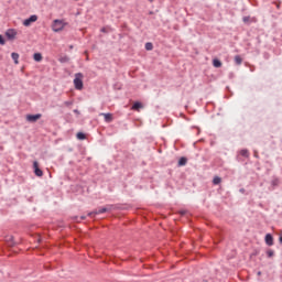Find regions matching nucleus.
I'll list each match as a JSON object with an SVG mask.
<instances>
[{"mask_svg":"<svg viewBox=\"0 0 282 282\" xmlns=\"http://www.w3.org/2000/svg\"><path fill=\"white\" fill-rule=\"evenodd\" d=\"M236 65H241V63H243V58H241L240 55H236L234 58Z\"/></svg>","mask_w":282,"mask_h":282,"instance_id":"obj_11","label":"nucleus"},{"mask_svg":"<svg viewBox=\"0 0 282 282\" xmlns=\"http://www.w3.org/2000/svg\"><path fill=\"white\" fill-rule=\"evenodd\" d=\"M264 241L267 246H274V238L270 234L265 235Z\"/></svg>","mask_w":282,"mask_h":282,"instance_id":"obj_7","label":"nucleus"},{"mask_svg":"<svg viewBox=\"0 0 282 282\" xmlns=\"http://www.w3.org/2000/svg\"><path fill=\"white\" fill-rule=\"evenodd\" d=\"M42 115L37 113V115H28L26 116V120L28 122H36V120H41Z\"/></svg>","mask_w":282,"mask_h":282,"instance_id":"obj_5","label":"nucleus"},{"mask_svg":"<svg viewBox=\"0 0 282 282\" xmlns=\"http://www.w3.org/2000/svg\"><path fill=\"white\" fill-rule=\"evenodd\" d=\"M240 155H242V158H248L250 153L248 152V150H241Z\"/></svg>","mask_w":282,"mask_h":282,"instance_id":"obj_17","label":"nucleus"},{"mask_svg":"<svg viewBox=\"0 0 282 282\" xmlns=\"http://www.w3.org/2000/svg\"><path fill=\"white\" fill-rule=\"evenodd\" d=\"M36 21H39V17L31 15L29 19L23 21V25H24V28H30L32 25V23H36Z\"/></svg>","mask_w":282,"mask_h":282,"instance_id":"obj_3","label":"nucleus"},{"mask_svg":"<svg viewBox=\"0 0 282 282\" xmlns=\"http://www.w3.org/2000/svg\"><path fill=\"white\" fill-rule=\"evenodd\" d=\"M107 210H109V208L102 207L99 210L88 213V217H91V215H102V213H107Z\"/></svg>","mask_w":282,"mask_h":282,"instance_id":"obj_8","label":"nucleus"},{"mask_svg":"<svg viewBox=\"0 0 282 282\" xmlns=\"http://www.w3.org/2000/svg\"><path fill=\"white\" fill-rule=\"evenodd\" d=\"M101 32H107V29L102 28V29H101Z\"/></svg>","mask_w":282,"mask_h":282,"instance_id":"obj_25","label":"nucleus"},{"mask_svg":"<svg viewBox=\"0 0 282 282\" xmlns=\"http://www.w3.org/2000/svg\"><path fill=\"white\" fill-rule=\"evenodd\" d=\"M213 65H214V67L219 68V67H221V61L215 58V59H213Z\"/></svg>","mask_w":282,"mask_h":282,"instance_id":"obj_14","label":"nucleus"},{"mask_svg":"<svg viewBox=\"0 0 282 282\" xmlns=\"http://www.w3.org/2000/svg\"><path fill=\"white\" fill-rule=\"evenodd\" d=\"M0 45H6V40L3 39V35H0Z\"/></svg>","mask_w":282,"mask_h":282,"instance_id":"obj_20","label":"nucleus"},{"mask_svg":"<svg viewBox=\"0 0 282 282\" xmlns=\"http://www.w3.org/2000/svg\"><path fill=\"white\" fill-rule=\"evenodd\" d=\"M80 219H86V217H85V216H82Z\"/></svg>","mask_w":282,"mask_h":282,"instance_id":"obj_27","label":"nucleus"},{"mask_svg":"<svg viewBox=\"0 0 282 282\" xmlns=\"http://www.w3.org/2000/svg\"><path fill=\"white\" fill-rule=\"evenodd\" d=\"M181 215H186V212L182 210L180 212Z\"/></svg>","mask_w":282,"mask_h":282,"instance_id":"obj_24","label":"nucleus"},{"mask_svg":"<svg viewBox=\"0 0 282 282\" xmlns=\"http://www.w3.org/2000/svg\"><path fill=\"white\" fill-rule=\"evenodd\" d=\"M11 58H13L15 65H19V53H12Z\"/></svg>","mask_w":282,"mask_h":282,"instance_id":"obj_13","label":"nucleus"},{"mask_svg":"<svg viewBox=\"0 0 282 282\" xmlns=\"http://www.w3.org/2000/svg\"><path fill=\"white\" fill-rule=\"evenodd\" d=\"M145 50H148V52H151V50H153V44L151 42H148L145 44Z\"/></svg>","mask_w":282,"mask_h":282,"instance_id":"obj_18","label":"nucleus"},{"mask_svg":"<svg viewBox=\"0 0 282 282\" xmlns=\"http://www.w3.org/2000/svg\"><path fill=\"white\" fill-rule=\"evenodd\" d=\"M132 109H134V111H139L140 109H142V104L139 101L134 102Z\"/></svg>","mask_w":282,"mask_h":282,"instance_id":"obj_12","label":"nucleus"},{"mask_svg":"<svg viewBox=\"0 0 282 282\" xmlns=\"http://www.w3.org/2000/svg\"><path fill=\"white\" fill-rule=\"evenodd\" d=\"M267 254H268V257H274V251L269 250V251L267 252Z\"/></svg>","mask_w":282,"mask_h":282,"instance_id":"obj_21","label":"nucleus"},{"mask_svg":"<svg viewBox=\"0 0 282 282\" xmlns=\"http://www.w3.org/2000/svg\"><path fill=\"white\" fill-rule=\"evenodd\" d=\"M33 169H34V174L37 177H43V170L39 167V162L37 161L33 162Z\"/></svg>","mask_w":282,"mask_h":282,"instance_id":"obj_4","label":"nucleus"},{"mask_svg":"<svg viewBox=\"0 0 282 282\" xmlns=\"http://www.w3.org/2000/svg\"><path fill=\"white\" fill-rule=\"evenodd\" d=\"M213 184H215V185L221 184V177H219V176L214 177Z\"/></svg>","mask_w":282,"mask_h":282,"instance_id":"obj_16","label":"nucleus"},{"mask_svg":"<svg viewBox=\"0 0 282 282\" xmlns=\"http://www.w3.org/2000/svg\"><path fill=\"white\" fill-rule=\"evenodd\" d=\"M33 58L36 63H41V61H43V55L41 53H35Z\"/></svg>","mask_w":282,"mask_h":282,"instance_id":"obj_10","label":"nucleus"},{"mask_svg":"<svg viewBox=\"0 0 282 282\" xmlns=\"http://www.w3.org/2000/svg\"><path fill=\"white\" fill-rule=\"evenodd\" d=\"M280 243H282V236L280 237Z\"/></svg>","mask_w":282,"mask_h":282,"instance_id":"obj_28","label":"nucleus"},{"mask_svg":"<svg viewBox=\"0 0 282 282\" xmlns=\"http://www.w3.org/2000/svg\"><path fill=\"white\" fill-rule=\"evenodd\" d=\"M83 78H85L83 73L75 74V78H74L73 83H74L75 89H77L78 91H82V89L84 87Z\"/></svg>","mask_w":282,"mask_h":282,"instance_id":"obj_2","label":"nucleus"},{"mask_svg":"<svg viewBox=\"0 0 282 282\" xmlns=\"http://www.w3.org/2000/svg\"><path fill=\"white\" fill-rule=\"evenodd\" d=\"M100 116H102L105 118L106 122H112V120H113V115H111V113L101 112Z\"/></svg>","mask_w":282,"mask_h":282,"instance_id":"obj_9","label":"nucleus"},{"mask_svg":"<svg viewBox=\"0 0 282 282\" xmlns=\"http://www.w3.org/2000/svg\"><path fill=\"white\" fill-rule=\"evenodd\" d=\"M242 21H243V23H248V21H250V17H245V18L242 19Z\"/></svg>","mask_w":282,"mask_h":282,"instance_id":"obj_22","label":"nucleus"},{"mask_svg":"<svg viewBox=\"0 0 282 282\" xmlns=\"http://www.w3.org/2000/svg\"><path fill=\"white\" fill-rule=\"evenodd\" d=\"M65 105H66L67 107H69V105H72V102L66 101Z\"/></svg>","mask_w":282,"mask_h":282,"instance_id":"obj_23","label":"nucleus"},{"mask_svg":"<svg viewBox=\"0 0 282 282\" xmlns=\"http://www.w3.org/2000/svg\"><path fill=\"white\" fill-rule=\"evenodd\" d=\"M6 36H7V39H17V30H14V29H9V30L6 32Z\"/></svg>","mask_w":282,"mask_h":282,"instance_id":"obj_6","label":"nucleus"},{"mask_svg":"<svg viewBox=\"0 0 282 282\" xmlns=\"http://www.w3.org/2000/svg\"><path fill=\"white\" fill-rule=\"evenodd\" d=\"M85 133H83V132H78L77 133V140H85Z\"/></svg>","mask_w":282,"mask_h":282,"instance_id":"obj_19","label":"nucleus"},{"mask_svg":"<svg viewBox=\"0 0 282 282\" xmlns=\"http://www.w3.org/2000/svg\"><path fill=\"white\" fill-rule=\"evenodd\" d=\"M66 25L67 22L65 20H54L51 28L53 32H63Z\"/></svg>","mask_w":282,"mask_h":282,"instance_id":"obj_1","label":"nucleus"},{"mask_svg":"<svg viewBox=\"0 0 282 282\" xmlns=\"http://www.w3.org/2000/svg\"><path fill=\"white\" fill-rule=\"evenodd\" d=\"M258 276H261V271L258 272Z\"/></svg>","mask_w":282,"mask_h":282,"instance_id":"obj_26","label":"nucleus"},{"mask_svg":"<svg viewBox=\"0 0 282 282\" xmlns=\"http://www.w3.org/2000/svg\"><path fill=\"white\" fill-rule=\"evenodd\" d=\"M186 162H187L186 158H181L178 160V166H186Z\"/></svg>","mask_w":282,"mask_h":282,"instance_id":"obj_15","label":"nucleus"}]
</instances>
